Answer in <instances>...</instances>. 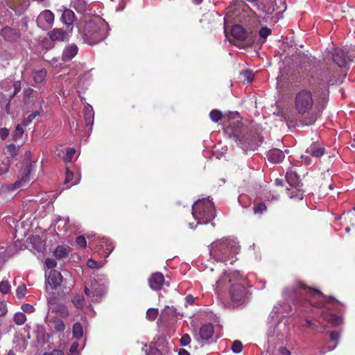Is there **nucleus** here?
<instances>
[{
  "label": "nucleus",
  "mask_w": 355,
  "mask_h": 355,
  "mask_svg": "<svg viewBox=\"0 0 355 355\" xmlns=\"http://www.w3.org/2000/svg\"><path fill=\"white\" fill-rule=\"evenodd\" d=\"M165 282L164 277L162 272H155L148 278V284L154 291L160 290Z\"/></svg>",
  "instance_id": "f8f14e48"
},
{
  "label": "nucleus",
  "mask_w": 355,
  "mask_h": 355,
  "mask_svg": "<svg viewBox=\"0 0 355 355\" xmlns=\"http://www.w3.org/2000/svg\"><path fill=\"white\" fill-rule=\"evenodd\" d=\"M81 34L84 42L87 44H97L107 35V24L101 19L89 20L85 24Z\"/></svg>",
  "instance_id": "20e7f679"
},
{
  "label": "nucleus",
  "mask_w": 355,
  "mask_h": 355,
  "mask_svg": "<svg viewBox=\"0 0 355 355\" xmlns=\"http://www.w3.org/2000/svg\"><path fill=\"white\" fill-rule=\"evenodd\" d=\"M295 289H300L305 291V293L309 295L310 297H313L315 295H318L319 296L323 298L322 301H320L315 304L309 301L305 302L303 307L302 308V311L304 312L309 311L306 309V307H322L324 306L328 309H332L338 313H343L344 311L343 309L345 305L344 303L337 300L332 296H327L324 295L320 291L309 287L306 286L302 282H297L295 285Z\"/></svg>",
  "instance_id": "7ed1b4c3"
},
{
  "label": "nucleus",
  "mask_w": 355,
  "mask_h": 355,
  "mask_svg": "<svg viewBox=\"0 0 355 355\" xmlns=\"http://www.w3.org/2000/svg\"><path fill=\"white\" fill-rule=\"evenodd\" d=\"M40 115V112L37 111L33 112L32 114H31L27 118L24 119V121L21 123V125L26 127L28 126L34 119H35L36 116Z\"/></svg>",
  "instance_id": "37998d69"
},
{
  "label": "nucleus",
  "mask_w": 355,
  "mask_h": 355,
  "mask_svg": "<svg viewBox=\"0 0 355 355\" xmlns=\"http://www.w3.org/2000/svg\"><path fill=\"white\" fill-rule=\"evenodd\" d=\"M192 214L198 223L206 224L215 217L214 202L209 199L198 200L192 207Z\"/></svg>",
  "instance_id": "423d86ee"
},
{
  "label": "nucleus",
  "mask_w": 355,
  "mask_h": 355,
  "mask_svg": "<svg viewBox=\"0 0 355 355\" xmlns=\"http://www.w3.org/2000/svg\"><path fill=\"white\" fill-rule=\"evenodd\" d=\"M70 6L80 14H85L89 10L86 0H71Z\"/></svg>",
  "instance_id": "a878e982"
},
{
  "label": "nucleus",
  "mask_w": 355,
  "mask_h": 355,
  "mask_svg": "<svg viewBox=\"0 0 355 355\" xmlns=\"http://www.w3.org/2000/svg\"><path fill=\"white\" fill-rule=\"evenodd\" d=\"M286 180L291 187L302 186L300 176L293 168L288 170L286 175Z\"/></svg>",
  "instance_id": "b1692460"
},
{
  "label": "nucleus",
  "mask_w": 355,
  "mask_h": 355,
  "mask_svg": "<svg viewBox=\"0 0 355 355\" xmlns=\"http://www.w3.org/2000/svg\"><path fill=\"white\" fill-rule=\"evenodd\" d=\"M66 282V279H64L61 273L56 270H51L46 278V289H48L49 286L51 287L52 290L56 289L58 286H62L64 287L62 290L63 294H67L71 290L72 284H70L69 286H64V283Z\"/></svg>",
  "instance_id": "0eeeda50"
},
{
  "label": "nucleus",
  "mask_w": 355,
  "mask_h": 355,
  "mask_svg": "<svg viewBox=\"0 0 355 355\" xmlns=\"http://www.w3.org/2000/svg\"><path fill=\"white\" fill-rule=\"evenodd\" d=\"M10 290V284H9L8 282H7V281H2L0 283V291L3 294L8 293Z\"/></svg>",
  "instance_id": "49530a36"
},
{
  "label": "nucleus",
  "mask_w": 355,
  "mask_h": 355,
  "mask_svg": "<svg viewBox=\"0 0 355 355\" xmlns=\"http://www.w3.org/2000/svg\"><path fill=\"white\" fill-rule=\"evenodd\" d=\"M8 312L6 302L0 301V317L5 316Z\"/></svg>",
  "instance_id": "864d4df0"
},
{
  "label": "nucleus",
  "mask_w": 355,
  "mask_h": 355,
  "mask_svg": "<svg viewBox=\"0 0 355 355\" xmlns=\"http://www.w3.org/2000/svg\"><path fill=\"white\" fill-rule=\"evenodd\" d=\"M181 345L187 346L191 343V338L189 334H184L180 339Z\"/></svg>",
  "instance_id": "4d7b16f0"
},
{
  "label": "nucleus",
  "mask_w": 355,
  "mask_h": 355,
  "mask_svg": "<svg viewBox=\"0 0 355 355\" xmlns=\"http://www.w3.org/2000/svg\"><path fill=\"white\" fill-rule=\"evenodd\" d=\"M8 152L13 157L18 153V148L15 144H9L7 147Z\"/></svg>",
  "instance_id": "5fc2aeb1"
},
{
  "label": "nucleus",
  "mask_w": 355,
  "mask_h": 355,
  "mask_svg": "<svg viewBox=\"0 0 355 355\" xmlns=\"http://www.w3.org/2000/svg\"><path fill=\"white\" fill-rule=\"evenodd\" d=\"M321 316L324 320L333 326H338L342 324L343 318L340 316H338L334 313H331L327 311H322Z\"/></svg>",
  "instance_id": "412c9836"
},
{
  "label": "nucleus",
  "mask_w": 355,
  "mask_h": 355,
  "mask_svg": "<svg viewBox=\"0 0 355 355\" xmlns=\"http://www.w3.org/2000/svg\"><path fill=\"white\" fill-rule=\"evenodd\" d=\"M257 40V34L255 31L246 32L244 44L242 47L252 46Z\"/></svg>",
  "instance_id": "c756f323"
},
{
  "label": "nucleus",
  "mask_w": 355,
  "mask_h": 355,
  "mask_svg": "<svg viewBox=\"0 0 355 355\" xmlns=\"http://www.w3.org/2000/svg\"><path fill=\"white\" fill-rule=\"evenodd\" d=\"M325 92L322 94V95L318 98V105L316 107L318 110L317 113L319 115L325 108L326 104L329 101V89H324Z\"/></svg>",
  "instance_id": "cd10ccee"
},
{
  "label": "nucleus",
  "mask_w": 355,
  "mask_h": 355,
  "mask_svg": "<svg viewBox=\"0 0 355 355\" xmlns=\"http://www.w3.org/2000/svg\"><path fill=\"white\" fill-rule=\"evenodd\" d=\"M98 250H101V253L105 257H108L114 249L112 242L107 239H102L98 243Z\"/></svg>",
  "instance_id": "4be33fe9"
},
{
  "label": "nucleus",
  "mask_w": 355,
  "mask_h": 355,
  "mask_svg": "<svg viewBox=\"0 0 355 355\" xmlns=\"http://www.w3.org/2000/svg\"><path fill=\"white\" fill-rule=\"evenodd\" d=\"M246 32L247 31L239 24L234 25L231 30L232 36L239 42H243L245 40Z\"/></svg>",
  "instance_id": "5701e85b"
},
{
  "label": "nucleus",
  "mask_w": 355,
  "mask_h": 355,
  "mask_svg": "<svg viewBox=\"0 0 355 355\" xmlns=\"http://www.w3.org/2000/svg\"><path fill=\"white\" fill-rule=\"evenodd\" d=\"M243 349V344L239 340H234L232 343V350L234 353L238 354L241 352Z\"/></svg>",
  "instance_id": "a18cd8bd"
},
{
  "label": "nucleus",
  "mask_w": 355,
  "mask_h": 355,
  "mask_svg": "<svg viewBox=\"0 0 355 355\" xmlns=\"http://www.w3.org/2000/svg\"><path fill=\"white\" fill-rule=\"evenodd\" d=\"M26 286L24 284L20 285L16 290V295L19 299L23 298L26 295Z\"/></svg>",
  "instance_id": "de8ad7c7"
},
{
  "label": "nucleus",
  "mask_w": 355,
  "mask_h": 355,
  "mask_svg": "<svg viewBox=\"0 0 355 355\" xmlns=\"http://www.w3.org/2000/svg\"><path fill=\"white\" fill-rule=\"evenodd\" d=\"M332 59L340 68H347L349 61L353 59L348 56V53L341 48H335L331 52Z\"/></svg>",
  "instance_id": "1a4fd4ad"
},
{
  "label": "nucleus",
  "mask_w": 355,
  "mask_h": 355,
  "mask_svg": "<svg viewBox=\"0 0 355 355\" xmlns=\"http://www.w3.org/2000/svg\"><path fill=\"white\" fill-rule=\"evenodd\" d=\"M73 178V173L69 171V168H66V178L64 180V184H67L71 182Z\"/></svg>",
  "instance_id": "052dcab7"
},
{
  "label": "nucleus",
  "mask_w": 355,
  "mask_h": 355,
  "mask_svg": "<svg viewBox=\"0 0 355 355\" xmlns=\"http://www.w3.org/2000/svg\"><path fill=\"white\" fill-rule=\"evenodd\" d=\"M76 153V149L74 148H68L67 149L66 153L63 157V159L65 162H71L72 158L73 157Z\"/></svg>",
  "instance_id": "79ce46f5"
},
{
  "label": "nucleus",
  "mask_w": 355,
  "mask_h": 355,
  "mask_svg": "<svg viewBox=\"0 0 355 355\" xmlns=\"http://www.w3.org/2000/svg\"><path fill=\"white\" fill-rule=\"evenodd\" d=\"M87 266L90 268H96L98 267V262L92 259H89L88 261H87Z\"/></svg>",
  "instance_id": "0e129e2a"
},
{
  "label": "nucleus",
  "mask_w": 355,
  "mask_h": 355,
  "mask_svg": "<svg viewBox=\"0 0 355 355\" xmlns=\"http://www.w3.org/2000/svg\"><path fill=\"white\" fill-rule=\"evenodd\" d=\"M214 326L211 324H203L199 330V336L202 340H207L211 338L214 334Z\"/></svg>",
  "instance_id": "393cba45"
},
{
  "label": "nucleus",
  "mask_w": 355,
  "mask_h": 355,
  "mask_svg": "<svg viewBox=\"0 0 355 355\" xmlns=\"http://www.w3.org/2000/svg\"><path fill=\"white\" fill-rule=\"evenodd\" d=\"M69 254V250L63 245H58L53 251V255L58 260L67 258Z\"/></svg>",
  "instance_id": "7c9ffc66"
},
{
  "label": "nucleus",
  "mask_w": 355,
  "mask_h": 355,
  "mask_svg": "<svg viewBox=\"0 0 355 355\" xmlns=\"http://www.w3.org/2000/svg\"><path fill=\"white\" fill-rule=\"evenodd\" d=\"M236 250V246L232 240L223 239L212 243L210 255L217 261L225 263L230 261V264H233L237 260L235 257Z\"/></svg>",
  "instance_id": "39448f33"
},
{
  "label": "nucleus",
  "mask_w": 355,
  "mask_h": 355,
  "mask_svg": "<svg viewBox=\"0 0 355 355\" xmlns=\"http://www.w3.org/2000/svg\"><path fill=\"white\" fill-rule=\"evenodd\" d=\"M46 71L45 69L35 71L33 73V80L37 84L43 83L46 78Z\"/></svg>",
  "instance_id": "2f4dec72"
},
{
  "label": "nucleus",
  "mask_w": 355,
  "mask_h": 355,
  "mask_svg": "<svg viewBox=\"0 0 355 355\" xmlns=\"http://www.w3.org/2000/svg\"><path fill=\"white\" fill-rule=\"evenodd\" d=\"M91 289L92 301L98 302L104 292L103 286L98 281L94 279L91 282Z\"/></svg>",
  "instance_id": "f3484780"
},
{
  "label": "nucleus",
  "mask_w": 355,
  "mask_h": 355,
  "mask_svg": "<svg viewBox=\"0 0 355 355\" xmlns=\"http://www.w3.org/2000/svg\"><path fill=\"white\" fill-rule=\"evenodd\" d=\"M94 114L90 112L87 111L85 113V123L87 125H92L94 121Z\"/></svg>",
  "instance_id": "8fccbe9b"
},
{
  "label": "nucleus",
  "mask_w": 355,
  "mask_h": 355,
  "mask_svg": "<svg viewBox=\"0 0 355 355\" xmlns=\"http://www.w3.org/2000/svg\"><path fill=\"white\" fill-rule=\"evenodd\" d=\"M69 29L64 31L62 28H53L52 31L48 33L49 38L52 41H64L69 37Z\"/></svg>",
  "instance_id": "dca6fc26"
},
{
  "label": "nucleus",
  "mask_w": 355,
  "mask_h": 355,
  "mask_svg": "<svg viewBox=\"0 0 355 355\" xmlns=\"http://www.w3.org/2000/svg\"><path fill=\"white\" fill-rule=\"evenodd\" d=\"M72 302L78 309H82L84 306L85 298L83 296L77 295L73 298Z\"/></svg>",
  "instance_id": "4c0bfd02"
},
{
  "label": "nucleus",
  "mask_w": 355,
  "mask_h": 355,
  "mask_svg": "<svg viewBox=\"0 0 355 355\" xmlns=\"http://www.w3.org/2000/svg\"><path fill=\"white\" fill-rule=\"evenodd\" d=\"M73 335L77 339H80L83 336V329L80 322H76L73 326Z\"/></svg>",
  "instance_id": "c9c22d12"
},
{
  "label": "nucleus",
  "mask_w": 355,
  "mask_h": 355,
  "mask_svg": "<svg viewBox=\"0 0 355 355\" xmlns=\"http://www.w3.org/2000/svg\"><path fill=\"white\" fill-rule=\"evenodd\" d=\"M223 116V114L220 110H213L209 113L211 120L215 123L218 122Z\"/></svg>",
  "instance_id": "58836bf2"
},
{
  "label": "nucleus",
  "mask_w": 355,
  "mask_h": 355,
  "mask_svg": "<svg viewBox=\"0 0 355 355\" xmlns=\"http://www.w3.org/2000/svg\"><path fill=\"white\" fill-rule=\"evenodd\" d=\"M325 148L323 146L322 144L318 141L311 144L306 150V153L316 158L321 157L322 155L325 154Z\"/></svg>",
  "instance_id": "4468645a"
},
{
  "label": "nucleus",
  "mask_w": 355,
  "mask_h": 355,
  "mask_svg": "<svg viewBox=\"0 0 355 355\" xmlns=\"http://www.w3.org/2000/svg\"><path fill=\"white\" fill-rule=\"evenodd\" d=\"M76 243L82 248H85L87 246V241L83 236H78L76 237Z\"/></svg>",
  "instance_id": "3c124183"
},
{
  "label": "nucleus",
  "mask_w": 355,
  "mask_h": 355,
  "mask_svg": "<svg viewBox=\"0 0 355 355\" xmlns=\"http://www.w3.org/2000/svg\"><path fill=\"white\" fill-rule=\"evenodd\" d=\"M75 19L76 15L74 12L69 8H64L61 16V21L66 26V28L69 29V33L73 31Z\"/></svg>",
  "instance_id": "ddd939ff"
},
{
  "label": "nucleus",
  "mask_w": 355,
  "mask_h": 355,
  "mask_svg": "<svg viewBox=\"0 0 355 355\" xmlns=\"http://www.w3.org/2000/svg\"><path fill=\"white\" fill-rule=\"evenodd\" d=\"M331 180L330 175H328L326 182H322L320 185V191L324 193L326 191L325 188L328 187L330 190L334 189L333 184L329 182Z\"/></svg>",
  "instance_id": "c03bdc74"
},
{
  "label": "nucleus",
  "mask_w": 355,
  "mask_h": 355,
  "mask_svg": "<svg viewBox=\"0 0 355 355\" xmlns=\"http://www.w3.org/2000/svg\"><path fill=\"white\" fill-rule=\"evenodd\" d=\"M33 162L31 161L27 162L26 163V167L24 168V173H21V180L19 182H15V184L19 186L22 183H24L30 180L29 175L32 171Z\"/></svg>",
  "instance_id": "c85d7f7f"
},
{
  "label": "nucleus",
  "mask_w": 355,
  "mask_h": 355,
  "mask_svg": "<svg viewBox=\"0 0 355 355\" xmlns=\"http://www.w3.org/2000/svg\"><path fill=\"white\" fill-rule=\"evenodd\" d=\"M306 326L312 329H317L319 328V326L315 323L313 322L310 320H306Z\"/></svg>",
  "instance_id": "680f3d73"
},
{
  "label": "nucleus",
  "mask_w": 355,
  "mask_h": 355,
  "mask_svg": "<svg viewBox=\"0 0 355 355\" xmlns=\"http://www.w3.org/2000/svg\"><path fill=\"white\" fill-rule=\"evenodd\" d=\"M230 137L245 151L255 150L262 143V137L254 132H245L243 129L241 121L237 120L230 123Z\"/></svg>",
  "instance_id": "f03ea898"
},
{
  "label": "nucleus",
  "mask_w": 355,
  "mask_h": 355,
  "mask_svg": "<svg viewBox=\"0 0 355 355\" xmlns=\"http://www.w3.org/2000/svg\"><path fill=\"white\" fill-rule=\"evenodd\" d=\"M266 209L267 207L263 202L254 204L253 207V211L255 214H261Z\"/></svg>",
  "instance_id": "ea45409f"
},
{
  "label": "nucleus",
  "mask_w": 355,
  "mask_h": 355,
  "mask_svg": "<svg viewBox=\"0 0 355 355\" xmlns=\"http://www.w3.org/2000/svg\"><path fill=\"white\" fill-rule=\"evenodd\" d=\"M230 295L232 301L236 305L243 304L248 298V291L240 283L232 284L230 288Z\"/></svg>",
  "instance_id": "6e6552de"
},
{
  "label": "nucleus",
  "mask_w": 355,
  "mask_h": 355,
  "mask_svg": "<svg viewBox=\"0 0 355 355\" xmlns=\"http://www.w3.org/2000/svg\"><path fill=\"white\" fill-rule=\"evenodd\" d=\"M9 135V130L4 128H1L0 130V137L3 140L5 139Z\"/></svg>",
  "instance_id": "e2e57ef3"
},
{
  "label": "nucleus",
  "mask_w": 355,
  "mask_h": 355,
  "mask_svg": "<svg viewBox=\"0 0 355 355\" xmlns=\"http://www.w3.org/2000/svg\"><path fill=\"white\" fill-rule=\"evenodd\" d=\"M302 186L291 187L288 189L286 193L291 198L302 200L303 198L304 191L302 189Z\"/></svg>",
  "instance_id": "bb28decb"
},
{
  "label": "nucleus",
  "mask_w": 355,
  "mask_h": 355,
  "mask_svg": "<svg viewBox=\"0 0 355 355\" xmlns=\"http://www.w3.org/2000/svg\"><path fill=\"white\" fill-rule=\"evenodd\" d=\"M223 276L216 282V290H220L223 288L227 283L231 282L230 277L225 273Z\"/></svg>",
  "instance_id": "f704fd0d"
},
{
  "label": "nucleus",
  "mask_w": 355,
  "mask_h": 355,
  "mask_svg": "<svg viewBox=\"0 0 355 355\" xmlns=\"http://www.w3.org/2000/svg\"><path fill=\"white\" fill-rule=\"evenodd\" d=\"M54 22V14L49 10L40 12L37 19V25L42 29L51 28Z\"/></svg>",
  "instance_id": "9b49d317"
},
{
  "label": "nucleus",
  "mask_w": 355,
  "mask_h": 355,
  "mask_svg": "<svg viewBox=\"0 0 355 355\" xmlns=\"http://www.w3.org/2000/svg\"><path fill=\"white\" fill-rule=\"evenodd\" d=\"M78 48L75 44H69L65 46L62 51V59L63 61H69L73 58L78 53Z\"/></svg>",
  "instance_id": "6ab92c4d"
},
{
  "label": "nucleus",
  "mask_w": 355,
  "mask_h": 355,
  "mask_svg": "<svg viewBox=\"0 0 355 355\" xmlns=\"http://www.w3.org/2000/svg\"><path fill=\"white\" fill-rule=\"evenodd\" d=\"M301 159L306 165H309L311 164V159L308 155H302Z\"/></svg>",
  "instance_id": "774afa93"
},
{
  "label": "nucleus",
  "mask_w": 355,
  "mask_h": 355,
  "mask_svg": "<svg viewBox=\"0 0 355 355\" xmlns=\"http://www.w3.org/2000/svg\"><path fill=\"white\" fill-rule=\"evenodd\" d=\"M279 352L281 355H291L290 351L284 347H280L279 348Z\"/></svg>",
  "instance_id": "338daca9"
},
{
  "label": "nucleus",
  "mask_w": 355,
  "mask_h": 355,
  "mask_svg": "<svg viewBox=\"0 0 355 355\" xmlns=\"http://www.w3.org/2000/svg\"><path fill=\"white\" fill-rule=\"evenodd\" d=\"M267 157L269 162L273 164L282 162L284 159V153L282 150L274 148L267 153Z\"/></svg>",
  "instance_id": "aec40b11"
},
{
  "label": "nucleus",
  "mask_w": 355,
  "mask_h": 355,
  "mask_svg": "<svg viewBox=\"0 0 355 355\" xmlns=\"http://www.w3.org/2000/svg\"><path fill=\"white\" fill-rule=\"evenodd\" d=\"M24 134V130L21 125H17L15 128L14 132V139L17 140L21 138L22 135Z\"/></svg>",
  "instance_id": "09e8293b"
},
{
  "label": "nucleus",
  "mask_w": 355,
  "mask_h": 355,
  "mask_svg": "<svg viewBox=\"0 0 355 355\" xmlns=\"http://www.w3.org/2000/svg\"><path fill=\"white\" fill-rule=\"evenodd\" d=\"M44 355H64V353L62 350L53 349L51 352H45Z\"/></svg>",
  "instance_id": "69168bd1"
},
{
  "label": "nucleus",
  "mask_w": 355,
  "mask_h": 355,
  "mask_svg": "<svg viewBox=\"0 0 355 355\" xmlns=\"http://www.w3.org/2000/svg\"><path fill=\"white\" fill-rule=\"evenodd\" d=\"M1 35L5 40L13 42L20 38L21 33L18 29L12 28L10 27H4L1 31Z\"/></svg>",
  "instance_id": "2eb2a0df"
},
{
  "label": "nucleus",
  "mask_w": 355,
  "mask_h": 355,
  "mask_svg": "<svg viewBox=\"0 0 355 355\" xmlns=\"http://www.w3.org/2000/svg\"><path fill=\"white\" fill-rule=\"evenodd\" d=\"M339 338H340V334L338 331H333L330 333V340L331 342L335 343L334 347L336 346Z\"/></svg>",
  "instance_id": "603ef678"
},
{
  "label": "nucleus",
  "mask_w": 355,
  "mask_h": 355,
  "mask_svg": "<svg viewBox=\"0 0 355 355\" xmlns=\"http://www.w3.org/2000/svg\"><path fill=\"white\" fill-rule=\"evenodd\" d=\"M14 92L12 94V97L17 95L19 91L21 90V81L17 80L15 81L13 83Z\"/></svg>",
  "instance_id": "bf43d9fd"
},
{
  "label": "nucleus",
  "mask_w": 355,
  "mask_h": 355,
  "mask_svg": "<svg viewBox=\"0 0 355 355\" xmlns=\"http://www.w3.org/2000/svg\"><path fill=\"white\" fill-rule=\"evenodd\" d=\"M21 309L25 313H32L34 311L35 308L33 305L29 304H24L21 305Z\"/></svg>",
  "instance_id": "13d9d810"
},
{
  "label": "nucleus",
  "mask_w": 355,
  "mask_h": 355,
  "mask_svg": "<svg viewBox=\"0 0 355 355\" xmlns=\"http://www.w3.org/2000/svg\"><path fill=\"white\" fill-rule=\"evenodd\" d=\"M52 327L59 332H62L65 329V324L64 322L58 318H53L51 320Z\"/></svg>",
  "instance_id": "473e14b6"
},
{
  "label": "nucleus",
  "mask_w": 355,
  "mask_h": 355,
  "mask_svg": "<svg viewBox=\"0 0 355 355\" xmlns=\"http://www.w3.org/2000/svg\"><path fill=\"white\" fill-rule=\"evenodd\" d=\"M337 76L335 71L327 68L318 75V79L320 81L318 85L322 89H328L329 85H332L336 82Z\"/></svg>",
  "instance_id": "9d476101"
},
{
  "label": "nucleus",
  "mask_w": 355,
  "mask_h": 355,
  "mask_svg": "<svg viewBox=\"0 0 355 355\" xmlns=\"http://www.w3.org/2000/svg\"><path fill=\"white\" fill-rule=\"evenodd\" d=\"M45 264L48 268L53 269L56 267L57 262L53 259L47 258L45 261Z\"/></svg>",
  "instance_id": "6e6d98bb"
},
{
  "label": "nucleus",
  "mask_w": 355,
  "mask_h": 355,
  "mask_svg": "<svg viewBox=\"0 0 355 355\" xmlns=\"http://www.w3.org/2000/svg\"><path fill=\"white\" fill-rule=\"evenodd\" d=\"M13 320L17 325H22L26 321V316L23 312H17L15 313Z\"/></svg>",
  "instance_id": "e433bc0d"
},
{
  "label": "nucleus",
  "mask_w": 355,
  "mask_h": 355,
  "mask_svg": "<svg viewBox=\"0 0 355 355\" xmlns=\"http://www.w3.org/2000/svg\"><path fill=\"white\" fill-rule=\"evenodd\" d=\"M272 31L270 28H268L267 26L261 27L259 30V35L261 37V40L259 41V43L262 44H263L266 38L271 35Z\"/></svg>",
  "instance_id": "72a5a7b5"
},
{
  "label": "nucleus",
  "mask_w": 355,
  "mask_h": 355,
  "mask_svg": "<svg viewBox=\"0 0 355 355\" xmlns=\"http://www.w3.org/2000/svg\"><path fill=\"white\" fill-rule=\"evenodd\" d=\"M158 309L155 308H150L146 311V318L150 321L155 320L158 315Z\"/></svg>",
  "instance_id": "a19ab883"
},
{
  "label": "nucleus",
  "mask_w": 355,
  "mask_h": 355,
  "mask_svg": "<svg viewBox=\"0 0 355 355\" xmlns=\"http://www.w3.org/2000/svg\"><path fill=\"white\" fill-rule=\"evenodd\" d=\"M295 108L300 116L303 118L306 125L313 124L318 119V114L313 110L314 100L312 92L303 89L295 94L294 98Z\"/></svg>",
  "instance_id": "f257e3e1"
},
{
  "label": "nucleus",
  "mask_w": 355,
  "mask_h": 355,
  "mask_svg": "<svg viewBox=\"0 0 355 355\" xmlns=\"http://www.w3.org/2000/svg\"><path fill=\"white\" fill-rule=\"evenodd\" d=\"M8 6L12 9L16 15H21L26 9V0H6Z\"/></svg>",
  "instance_id": "a211bd4d"
}]
</instances>
